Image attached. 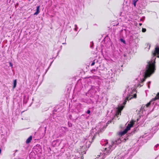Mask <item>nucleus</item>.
I'll list each match as a JSON object with an SVG mask.
<instances>
[{"instance_id": "a211bd4d", "label": "nucleus", "mask_w": 159, "mask_h": 159, "mask_svg": "<svg viewBox=\"0 0 159 159\" xmlns=\"http://www.w3.org/2000/svg\"><path fill=\"white\" fill-rule=\"evenodd\" d=\"M9 63L10 64V66H11L12 67L13 65H12L11 63V62H10Z\"/></svg>"}, {"instance_id": "423d86ee", "label": "nucleus", "mask_w": 159, "mask_h": 159, "mask_svg": "<svg viewBox=\"0 0 159 159\" xmlns=\"http://www.w3.org/2000/svg\"><path fill=\"white\" fill-rule=\"evenodd\" d=\"M32 139V136H30L26 140V143L28 144L30 143L31 141V140Z\"/></svg>"}, {"instance_id": "f03ea898", "label": "nucleus", "mask_w": 159, "mask_h": 159, "mask_svg": "<svg viewBox=\"0 0 159 159\" xmlns=\"http://www.w3.org/2000/svg\"><path fill=\"white\" fill-rule=\"evenodd\" d=\"M135 122L134 120H131L128 124L126 128L123 131L120 132L119 134L122 136L126 134L130 129V128L133 126Z\"/></svg>"}, {"instance_id": "f3484780", "label": "nucleus", "mask_w": 159, "mask_h": 159, "mask_svg": "<svg viewBox=\"0 0 159 159\" xmlns=\"http://www.w3.org/2000/svg\"><path fill=\"white\" fill-rule=\"evenodd\" d=\"M120 40L121 42H123V43H125V40H124V39H120Z\"/></svg>"}, {"instance_id": "4468645a", "label": "nucleus", "mask_w": 159, "mask_h": 159, "mask_svg": "<svg viewBox=\"0 0 159 159\" xmlns=\"http://www.w3.org/2000/svg\"><path fill=\"white\" fill-rule=\"evenodd\" d=\"M132 98H133V97H131L130 98L129 97H127L125 99V100H129L131 99Z\"/></svg>"}, {"instance_id": "393cba45", "label": "nucleus", "mask_w": 159, "mask_h": 159, "mask_svg": "<svg viewBox=\"0 0 159 159\" xmlns=\"http://www.w3.org/2000/svg\"><path fill=\"white\" fill-rule=\"evenodd\" d=\"M118 140H120L119 139H118Z\"/></svg>"}, {"instance_id": "6e6552de", "label": "nucleus", "mask_w": 159, "mask_h": 159, "mask_svg": "<svg viewBox=\"0 0 159 159\" xmlns=\"http://www.w3.org/2000/svg\"><path fill=\"white\" fill-rule=\"evenodd\" d=\"M16 80H15L14 81V83H13V89H15V88H16Z\"/></svg>"}, {"instance_id": "39448f33", "label": "nucleus", "mask_w": 159, "mask_h": 159, "mask_svg": "<svg viewBox=\"0 0 159 159\" xmlns=\"http://www.w3.org/2000/svg\"><path fill=\"white\" fill-rule=\"evenodd\" d=\"M40 6H37L36 7V11L35 12L34 14V15H37L40 12Z\"/></svg>"}, {"instance_id": "1a4fd4ad", "label": "nucleus", "mask_w": 159, "mask_h": 159, "mask_svg": "<svg viewBox=\"0 0 159 159\" xmlns=\"http://www.w3.org/2000/svg\"><path fill=\"white\" fill-rule=\"evenodd\" d=\"M138 0H133V4L135 7L136 6V3L138 1Z\"/></svg>"}, {"instance_id": "9d476101", "label": "nucleus", "mask_w": 159, "mask_h": 159, "mask_svg": "<svg viewBox=\"0 0 159 159\" xmlns=\"http://www.w3.org/2000/svg\"><path fill=\"white\" fill-rule=\"evenodd\" d=\"M121 111H120L118 109L116 113V115H121Z\"/></svg>"}, {"instance_id": "b1692460", "label": "nucleus", "mask_w": 159, "mask_h": 159, "mask_svg": "<svg viewBox=\"0 0 159 159\" xmlns=\"http://www.w3.org/2000/svg\"><path fill=\"white\" fill-rule=\"evenodd\" d=\"M157 57H159V56H158Z\"/></svg>"}, {"instance_id": "aec40b11", "label": "nucleus", "mask_w": 159, "mask_h": 159, "mask_svg": "<svg viewBox=\"0 0 159 159\" xmlns=\"http://www.w3.org/2000/svg\"><path fill=\"white\" fill-rule=\"evenodd\" d=\"M87 112L88 114H90V111L89 110H88L87 111Z\"/></svg>"}, {"instance_id": "20e7f679", "label": "nucleus", "mask_w": 159, "mask_h": 159, "mask_svg": "<svg viewBox=\"0 0 159 159\" xmlns=\"http://www.w3.org/2000/svg\"><path fill=\"white\" fill-rule=\"evenodd\" d=\"M152 54L154 56H156L157 54H159V48H156L155 51L152 53Z\"/></svg>"}, {"instance_id": "dca6fc26", "label": "nucleus", "mask_w": 159, "mask_h": 159, "mask_svg": "<svg viewBox=\"0 0 159 159\" xmlns=\"http://www.w3.org/2000/svg\"><path fill=\"white\" fill-rule=\"evenodd\" d=\"M95 61H93L91 65V66H93V65H94L95 64Z\"/></svg>"}, {"instance_id": "5701e85b", "label": "nucleus", "mask_w": 159, "mask_h": 159, "mask_svg": "<svg viewBox=\"0 0 159 159\" xmlns=\"http://www.w3.org/2000/svg\"><path fill=\"white\" fill-rule=\"evenodd\" d=\"M140 85V86L141 87V86H143V84L141 85L140 84H139Z\"/></svg>"}, {"instance_id": "7ed1b4c3", "label": "nucleus", "mask_w": 159, "mask_h": 159, "mask_svg": "<svg viewBox=\"0 0 159 159\" xmlns=\"http://www.w3.org/2000/svg\"><path fill=\"white\" fill-rule=\"evenodd\" d=\"M111 143V145H108V146H107V145L106 144V147L105 148H104V150H103V151L105 154L108 155L109 153H111L112 150V149H111V147L113 145L114 142L113 141H112Z\"/></svg>"}, {"instance_id": "6ab92c4d", "label": "nucleus", "mask_w": 159, "mask_h": 159, "mask_svg": "<svg viewBox=\"0 0 159 159\" xmlns=\"http://www.w3.org/2000/svg\"><path fill=\"white\" fill-rule=\"evenodd\" d=\"M137 97V95L136 94H135L134 95L133 97L136 98Z\"/></svg>"}, {"instance_id": "f8f14e48", "label": "nucleus", "mask_w": 159, "mask_h": 159, "mask_svg": "<svg viewBox=\"0 0 159 159\" xmlns=\"http://www.w3.org/2000/svg\"><path fill=\"white\" fill-rule=\"evenodd\" d=\"M96 135H94L93 136V138H92V142H93L94 139L96 138Z\"/></svg>"}, {"instance_id": "412c9836", "label": "nucleus", "mask_w": 159, "mask_h": 159, "mask_svg": "<svg viewBox=\"0 0 159 159\" xmlns=\"http://www.w3.org/2000/svg\"><path fill=\"white\" fill-rule=\"evenodd\" d=\"M126 100H125V102H124V103H123V104H125V103H126Z\"/></svg>"}, {"instance_id": "9b49d317", "label": "nucleus", "mask_w": 159, "mask_h": 159, "mask_svg": "<svg viewBox=\"0 0 159 159\" xmlns=\"http://www.w3.org/2000/svg\"><path fill=\"white\" fill-rule=\"evenodd\" d=\"M124 108V106H121L120 107L118 108V109L120 110L121 111L123 110Z\"/></svg>"}, {"instance_id": "f257e3e1", "label": "nucleus", "mask_w": 159, "mask_h": 159, "mask_svg": "<svg viewBox=\"0 0 159 159\" xmlns=\"http://www.w3.org/2000/svg\"><path fill=\"white\" fill-rule=\"evenodd\" d=\"M155 63V61L153 62L148 61V62L144 73V76L141 83H142L145 81L147 78L149 77L156 70Z\"/></svg>"}, {"instance_id": "4be33fe9", "label": "nucleus", "mask_w": 159, "mask_h": 159, "mask_svg": "<svg viewBox=\"0 0 159 159\" xmlns=\"http://www.w3.org/2000/svg\"><path fill=\"white\" fill-rule=\"evenodd\" d=\"M139 25L141 26L142 25V24L141 23H140L139 24Z\"/></svg>"}, {"instance_id": "0eeeda50", "label": "nucleus", "mask_w": 159, "mask_h": 159, "mask_svg": "<svg viewBox=\"0 0 159 159\" xmlns=\"http://www.w3.org/2000/svg\"><path fill=\"white\" fill-rule=\"evenodd\" d=\"M159 99V92L157 93L156 97L152 98V101H155Z\"/></svg>"}, {"instance_id": "2eb2a0df", "label": "nucleus", "mask_w": 159, "mask_h": 159, "mask_svg": "<svg viewBox=\"0 0 159 159\" xmlns=\"http://www.w3.org/2000/svg\"><path fill=\"white\" fill-rule=\"evenodd\" d=\"M150 105V102H148L146 105V106L147 107H148Z\"/></svg>"}, {"instance_id": "ddd939ff", "label": "nucleus", "mask_w": 159, "mask_h": 159, "mask_svg": "<svg viewBox=\"0 0 159 159\" xmlns=\"http://www.w3.org/2000/svg\"><path fill=\"white\" fill-rule=\"evenodd\" d=\"M146 31V30L145 28H143L142 29V31L143 32H145Z\"/></svg>"}]
</instances>
